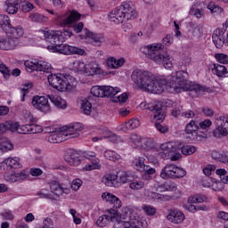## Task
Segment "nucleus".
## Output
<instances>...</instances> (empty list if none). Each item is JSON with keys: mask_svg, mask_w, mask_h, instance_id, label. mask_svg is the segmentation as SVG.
I'll return each mask as SVG.
<instances>
[{"mask_svg": "<svg viewBox=\"0 0 228 228\" xmlns=\"http://www.w3.org/2000/svg\"><path fill=\"white\" fill-rule=\"evenodd\" d=\"M1 216L4 220H13L15 218V215H13V211L10 209H5L1 213Z\"/></svg>", "mask_w": 228, "mask_h": 228, "instance_id": "nucleus-64", "label": "nucleus"}, {"mask_svg": "<svg viewBox=\"0 0 228 228\" xmlns=\"http://www.w3.org/2000/svg\"><path fill=\"white\" fill-rule=\"evenodd\" d=\"M180 150L182 154H183V156H191V154H195V152H197V147L193 145L183 146L181 142H180Z\"/></svg>", "mask_w": 228, "mask_h": 228, "instance_id": "nucleus-50", "label": "nucleus"}, {"mask_svg": "<svg viewBox=\"0 0 228 228\" xmlns=\"http://www.w3.org/2000/svg\"><path fill=\"white\" fill-rule=\"evenodd\" d=\"M118 175L113 173H108L102 178V183L109 188H118Z\"/></svg>", "mask_w": 228, "mask_h": 228, "instance_id": "nucleus-28", "label": "nucleus"}, {"mask_svg": "<svg viewBox=\"0 0 228 228\" xmlns=\"http://www.w3.org/2000/svg\"><path fill=\"white\" fill-rule=\"evenodd\" d=\"M47 80L50 86L58 92H74L77 87V79L67 74H51Z\"/></svg>", "mask_w": 228, "mask_h": 228, "instance_id": "nucleus-5", "label": "nucleus"}, {"mask_svg": "<svg viewBox=\"0 0 228 228\" xmlns=\"http://www.w3.org/2000/svg\"><path fill=\"white\" fill-rule=\"evenodd\" d=\"M167 218L168 222H171V224H183V222L186 220V216H184V213H183L181 210L170 209L168 211Z\"/></svg>", "mask_w": 228, "mask_h": 228, "instance_id": "nucleus-26", "label": "nucleus"}, {"mask_svg": "<svg viewBox=\"0 0 228 228\" xmlns=\"http://www.w3.org/2000/svg\"><path fill=\"white\" fill-rule=\"evenodd\" d=\"M24 65L27 72H33V70H37V72H46L49 74V72L53 70L51 63L45 61H25Z\"/></svg>", "mask_w": 228, "mask_h": 228, "instance_id": "nucleus-12", "label": "nucleus"}, {"mask_svg": "<svg viewBox=\"0 0 228 228\" xmlns=\"http://www.w3.org/2000/svg\"><path fill=\"white\" fill-rule=\"evenodd\" d=\"M212 159L215 161H219V163H224V165H228V151H214L211 152Z\"/></svg>", "mask_w": 228, "mask_h": 228, "instance_id": "nucleus-37", "label": "nucleus"}, {"mask_svg": "<svg viewBox=\"0 0 228 228\" xmlns=\"http://www.w3.org/2000/svg\"><path fill=\"white\" fill-rule=\"evenodd\" d=\"M64 159L70 167H79L81 165V155L76 151H69L64 156Z\"/></svg>", "mask_w": 228, "mask_h": 228, "instance_id": "nucleus-27", "label": "nucleus"}, {"mask_svg": "<svg viewBox=\"0 0 228 228\" xmlns=\"http://www.w3.org/2000/svg\"><path fill=\"white\" fill-rule=\"evenodd\" d=\"M84 37H82V40H85L87 42V44H93L94 45H101L102 44V41L104 40V37L101 34H95L93 32H90L88 29L84 30Z\"/></svg>", "mask_w": 228, "mask_h": 228, "instance_id": "nucleus-25", "label": "nucleus"}, {"mask_svg": "<svg viewBox=\"0 0 228 228\" xmlns=\"http://www.w3.org/2000/svg\"><path fill=\"white\" fill-rule=\"evenodd\" d=\"M5 33L7 35H12V38L19 40V38L24 35V28H22L20 26L15 28L10 25V27L6 28Z\"/></svg>", "mask_w": 228, "mask_h": 228, "instance_id": "nucleus-39", "label": "nucleus"}, {"mask_svg": "<svg viewBox=\"0 0 228 228\" xmlns=\"http://www.w3.org/2000/svg\"><path fill=\"white\" fill-rule=\"evenodd\" d=\"M210 190H213V191H222V190H224V184L222 182L216 179H214V182H212Z\"/></svg>", "mask_w": 228, "mask_h": 228, "instance_id": "nucleus-62", "label": "nucleus"}, {"mask_svg": "<svg viewBox=\"0 0 228 228\" xmlns=\"http://www.w3.org/2000/svg\"><path fill=\"white\" fill-rule=\"evenodd\" d=\"M26 0H5L4 5L7 13L11 15H15L20 8V3H24Z\"/></svg>", "mask_w": 228, "mask_h": 228, "instance_id": "nucleus-31", "label": "nucleus"}, {"mask_svg": "<svg viewBox=\"0 0 228 228\" xmlns=\"http://www.w3.org/2000/svg\"><path fill=\"white\" fill-rule=\"evenodd\" d=\"M91 94L94 97H104V86H94L91 88Z\"/></svg>", "mask_w": 228, "mask_h": 228, "instance_id": "nucleus-53", "label": "nucleus"}, {"mask_svg": "<svg viewBox=\"0 0 228 228\" xmlns=\"http://www.w3.org/2000/svg\"><path fill=\"white\" fill-rule=\"evenodd\" d=\"M139 108L141 110H148L149 111H152L154 120H158L159 122H163L165 120V112L161 107L156 104V102L147 103V102H142L140 103Z\"/></svg>", "mask_w": 228, "mask_h": 228, "instance_id": "nucleus-15", "label": "nucleus"}, {"mask_svg": "<svg viewBox=\"0 0 228 228\" xmlns=\"http://www.w3.org/2000/svg\"><path fill=\"white\" fill-rule=\"evenodd\" d=\"M216 128L213 131L215 138H223L228 134V116H219L214 122Z\"/></svg>", "mask_w": 228, "mask_h": 228, "instance_id": "nucleus-14", "label": "nucleus"}, {"mask_svg": "<svg viewBox=\"0 0 228 228\" xmlns=\"http://www.w3.org/2000/svg\"><path fill=\"white\" fill-rule=\"evenodd\" d=\"M69 193H70L69 188L61 186L58 182H52L50 183V191L42 189L37 192V197H39V199H53L56 200V199H59L61 195H69Z\"/></svg>", "mask_w": 228, "mask_h": 228, "instance_id": "nucleus-8", "label": "nucleus"}, {"mask_svg": "<svg viewBox=\"0 0 228 228\" xmlns=\"http://www.w3.org/2000/svg\"><path fill=\"white\" fill-rule=\"evenodd\" d=\"M207 8L208 10H209V12H211V13H222L224 12V9L216 5L215 3L208 4Z\"/></svg>", "mask_w": 228, "mask_h": 228, "instance_id": "nucleus-61", "label": "nucleus"}, {"mask_svg": "<svg viewBox=\"0 0 228 228\" xmlns=\"http://www.w3.org/2000/svg\"><path fill=\"white\" fill-rule=\"evenodd\" d=\"M208 200V197L205 195H194V196H190L187 200V203L185 204H202Z\"/></svg>", "mask_w": 228, "mask_h": 228, "instance_id": "nucleus-48", "label": "nucleus"}, {"mask_svg": "<svg viewBox=\"0 0 228 228\" xmlns=\"http://www.w3.org/2000/svg\"><path fill=\"white\" fill-rule=\"evenodd\" d=\"M19 133V134H29V125H20L19 122L6 121L0 124V133Z\"/></svg>", "mask_w": 228, "mask_h": 228, "instance_id": "nucleus-11", "label": "nucleus"}, {"mask_svg": "<svg viewBox=\"0 0 228 228\" xmlns=\"http://www.w3.org/2000/svg\"><path fill=\"white\" fill-rule=\"evenodd\" d=\"M190 12L191 15H194L196 19H202V17H204V10L199 9L197 4L192 5Z\"/></svg>", "mask_w": 228, "mask_h": 228, "instance_id": "nucleus-54", "label": "nucleus"}, {"mask_svg": "<svg viewBox=\"0 0 228 228\" xmlns=\"http://www.w3.org/2000/svg\"><path fill=\"white\" fill-rule=\"evenodd\" d=\"M183 209H186L189 213H197V211H208V207L205 205L184 204Z\"/></svg>", "mask_w": 228, "mask_h": 228, "instance_id": "nucleus-47", "label": "nucleus"}, {"mask_svg": "<svg viewBox=\"0 0 228 228\" xmlns=\"http://www.w3.org/2000/svg\"><path fill=\"white\" fill-rule=\"evenodd\" d=\"M131 79L134 88L150 92L151 94H163L165 90L180 94V92H195L197 95H202L206 87L189 81L188 72L179 70L171 75L156 77L143 69H134L132 72Z\"/></svg>", "mask_w": 228, "mask_h": 228, "instance_id": "nucleus-1", "label": "nucleus"}, {"mask_svg": "<svg viewBox=\"0 0 228 228\" xmlns=\"http://www.w3.org/2000/svg\"><path fill=\"white\" fill-rule=\"evenodd\" d=\"M44 131V128L40 125H28V132L29 134H37L38 133H42Z\"/></svg>", "mask_w": 228, "mask_h": 228, "instance_id": "nucleus-58", "label": "nucleus"}, {"mask_svg": "<svg viewBox=\"0 0 228 228\" xmlns=\"http://www.w3.org/2000/svg\"><path fill=\"white\" fill-rule=\"evenodd\" d=\"M172 117L175 118L179 117H183V102H175L173 109L171 110Z\"/></svg>", "mask_w": 228, "mask_h": 228, "instance_id": "nucleus-49", "label": "nucleus"}, {"mask_svg": "<svg viewBox=\"0 0 228 228\" xmlns=\"http://www.w3.org/2000/svg\"><path fill=\"white\" fill-rule=\"evenodd\" d=\"M104 71L101 69V65L96 61H91L86 63L84 76L94 77V76H102Z\"/></svg>", "mask_w": 228, "mask_h": 228, "instance_id": "nucleus-22", "label": "nucleus"}, {"mask_svg": "<svg viewBox=\"0 0 228 228\" xmlns=\"http://www.w3.org/2000/svg\"><path fill=\"white\" fill-rule=\"evenodd\" d=\"M48 99L57 110H67V100L58 94H49Z\"/></svg>", "mask_w": 228, "mask_h": 228, "instance_id": "nucleus-33", "label": "nucleus"}, {"mask_svg": "<svg viewBox=\"0 0 228 228\" xmlns=\"http://www.w3.org/2000/svg\"><path fill=\"white\" fill-rule=\"evenodd\" d=\"M86 67V63L84 60H75L71 61L69 65V69L75 74H80L85 76V69Z\"/></svg>", "mask_w": 228, "mask_h": 228, "instance_id": "nucleus-29", "label": "nucleus"}, {"mask_svg": "<svg viewBox=\"0 0 228 228\" xmlns=\"http://www.w3.org/2000/svg\"><path fill=\"white\" fill-rule=\"evenodd\" d=\"M129 99L127 93H123L118 96L112 97V102H120L121 104L126 102Z\"/></svg>", "mask_w": 228, "mask_h": 228, "instance_id": "nucleus-60", "label": "nucleus"}, {"mask_svg": "<svg viewBox=\"0 0 228 228\" xmlns=\"http://www.w3.org/2000/svg\"><path fill=\"white\" fill-rule=\"evenodd\" d=\"M179 151H181V142L171 141L163 142L156 151L155 159L162 158V159H170V161H179L183 158Z\"/></svg>", "mask_w": 228, "mask_h": 228, "instance_id": "nucleus-7", "label": "nucleus"}, {"mask_svg": "<svg viewBox=\"0 0 228 228\" xmlns=\"http://www.w3.org/2000/svg\"><path fill=\"white\" fill-rule=\"evenodd\" d=\"M31 106L39 113H43L44 115H47L53 111V108L51 107V103L49 102V95L42 96V95H35L31 100Z\"/></svg>", "mask_w": 228, "mask_h": 228, "instance_id": "nucleus-10", "label": "nucleus"}, {"mask_svg": "<svg viewBox=\"0 0 228 228\" xmlns=\"http://www.w3.org/2000/svg\"><path fill=\"white\" fill-rule=\"evenodd\" d=\"M28 178L26 171L13 172L4 176L6 183H20V181H24Z\"/></svg>", "mask_w": 228, "mask_h": 228, "instance_id": "nucleus-30", "label": "nucleus"}, {"mask_svg": "<svg viewBox=\"0 0 228 228\" xmlns=\"http://www.w3.org/2000/svg\"><path fill=\"white\" fill-rule=\"evenodd\" d=\"M136 13L134 4L133 2H123L120 6L114 9L108 16L110 22L114 24H121V22H127L131 20Z\"/></svg>", "mask_w": 228, "mask_h": 228, "instance_id": "nucleus-6", "label": "nucleus"}, {"mask_svg": "<svg viewBox=\"0 0 228 228\" xmlns=\"http://www.w3.org/2000/svg\"><path fill=\"white\" fill-rule=\"evenodd\" d=\"M131 165L134 170L146 175H154L156 174V168L151 167L149 165H145V158L138 157L132 160Z\"/></svg>", "mask_w": 228, "mask_h": 228, "instance_id": "nucleus-16", "label": "nucleus"}, {"mask_svg": "<svg viewBox=\"0 0 228 228\" xmlns=\"http://www.w3.org/2000/svg\"><path fill=\"white\" fill-rule=\"evenodd\" d=\"M15 145L13 142L8 139H1L0 140V154L4 152H10V151H13Z\"/></svg>", "mask_w": 228, "mask_h": 228, "instance_id": "nucleus-41", "label": "nucleus"}, {"mask_svg": "<svg viewBox=\"0 0 228 228\" xmlns=\"http://www.w3.org/2000/svg\"><path fill=\"white\" fill-rule=\"evenodd\" d=\"M19 47V39L12 37H0V51H14Z\"/></svg>", "mask_w": 228, "mask_h": 228, "instance_id": "nucleus-24", "label": "nucleus"}, {"mask_svg": "<svg viewBox=\"0 0 228 228\" xmlns=\"http://www.w3.org/2000/svg\"><path fill=\"white\" fill-rule=\"evenodd\" d=\"M142 195L145 197L146 200H149L150 202H167V200L172 199V197L168 195L159 194L151 189H144Z\"/></svg>", "mask_w": 228, "mask_h": 228, "instance_id": "nucleus-20", "label": "nucleus"}, {"mask_svg": "<svg viewBox=\"0 0 228 228\" xmlns=\"http://www.w3.org/2000/svg\"><path fill=\"white\" fill-rule=\"evenodd\" d=\"M37 35L50 44L46 46L49 53H57L59 54H65L66 56H70V54L86 56V51H85V49L69 45H60V42H65L67 38H70L72 36L70 29H63V31H60L42 28L37 31Z\"/></svg>", "mask_w": 228, "mask_h": 228, "instance_id": "nucleus-2", "label": "nucleus"}, {"mask_svg": "<svg viewBox=\"0 0 228 228\" xmlns=\"http://www.w3.org/2000/svg\"><path fill=\"white\" fill-rule=\"evenodd\" d=\"M120 87L103 86V97H115V95H117V94H120Z\"/></svg>", "mask_w": 228, "mask_h": 228, "instance_id": "nucleus-43", "label": "nucleus"}, {"mask_svg": "<svg viewBox=\"0 0 228 228\" xmlns=\"http://www.w3.org/2000/svg\"><path fill=\"white\" fill-rule=\"evenodd\" d=\"M126 59L124 57L115 58L110 56L106 60V65L109 69H120V67H124Z\"/></svg>", "mask_w": 228, "mask_h": 228, "instance_id": "nucleus-34", "label": "nucleus"}, {"mask_svg": "<svg viewBox=\"0 0 228 228\" xmlns=\"http://www.w3.org/2000/svg\"><path fill=\"white\" fill-rule=\"evenodd\" d=\"M185 134L189 135L191 140H194L195 142H202L206 140L208 134L203 132H199V125L195 120H191L186 124L184 128Z\"/></svg>", "mask_w": 228, "mask_h": 228, "instance_id": "nucleus-13", "label": "nucleus"}, {"mask_svg": "<svg viewBox=\"0 0 228 228\" xmlns=\"http://www.w3.org/2000/svg\"><path fill=\"white\" fill-rule=\"evenodd\" d=\"M212 40L216 49H222V47H224V44H225L224 32L218 28L216 29L212 35Z\"/></svg>", "mask_w": 228, "mask_h": 228, "instance_id": "nucleus-35", "label": "nucleus"}, {"mask_svg": "<svg viewBox=\"0 0 228 228\" xmlns=\"http://www.w3.org/2000/svg\"><path fill=\"white\" fill-rule=\"evenodd\" d=\"M215 58L217 63H221L222 65H228V55L225 53H216Z\"/></svg>", "mask_w": 228, "mask_h": 228, "instance_id": "nucleus-56", "label": "nucleus"}, {"mask_svg": "<svg viewBox=\"0 0 228 228\" xmlns=\"http://www.w3.org/2000/svg\"><path fill=\"white\" fill-rule=\"evenodd\" d=\"M131 183V172L121 171L118 174V188L122 184Z\"/></svg>", "mask_w": 228, "mask_h": 228, "instance_id": "nucleus-40", "label": "nucleus"}, {"mask_svg": "<svg viewBox=\"0 0 228 228\" xmlns=\"http://www.w3.org/2000/svg\"><path fill=\"white\" fill-rule=\"evenodd\" d=\"M212 72L217 76V77H227L228 76L227 67L218 63L213 64Z\"/></svg>", "mask_w": 228, "mask_h": 228, "instance_id": "nucleus-38", "label": "nucleus"}, {"mask_svg": "<svg viewBox=\"0 0 228 228\" xmlns=\"http://www.w3.org/2000/svg\"><path fill=\"white\" fill-rule=\"evenodd\" d=\"M129 188L134 191H139L140 190H143L145 188V182L142 179L130 181Z\"/></svg>", "mask_w": 228, "mask_h": 228, "instance_id": "nucleus-46", "label": "nucleus"}, {"mask_svg": "<svg viewBox=\"0 0 228 228\" xmlns=\"http://www.w3.org/2000/svg\"><path fill=\"white\" fill-rule=\"evenodd\" d=\"M140 208L134 206H127L123 208L126 217L128 220H122V216L116 210L101 216L96 224L98 227H106L110 222H113L114 228H147V223L143 217L138 216Z\"/></svg>", "mask_w": 228, "mask_h": 228, "instance_id": "nucleus-3", "label": "nucleus"}, {"mask_svg": "<svg viewBox=\"0 0 228 228\" xmlns=\"http://www.w3.org/2000/svg\"><path fill=\"white\" fill-rule=\"evenodd\" d=\"M12 23H10V18L4 14H0V27L4 28V29H8Z\"/></svg>", "mask_w": 228, "mask_h": 228, "instance_id": "nucleus-55", "label": "nucleus"}, {"mask_svg": "<svg viewBox=\"0 0 228 228\" xmlns=\"http://www.w3.org/2000/svg\"><path fill=\"white\" fill-rule=\"evenodd\" d=\"M143 140V137L134 134L130 135L128 143L133 147L134 149H140L142 147V141Z\"/></svg>", "mask_w": 228, "mask_h": 228, "instance_id": "nucleus-45", "label": "nucleus"}, {"mask_svg": "<svg viewBox=\"0 0 228 228\" xmlns=\"http://www.w3.org/2000/svg\"><path fill=\"white\" fill-rule=\"evenodd\" d=\"M79 19H81V14H79L77 11H71L59 16L56 21L59 26H61V28H70V26H72L74 22H77Z\"/></svg>", "mask_w": 228, "mask_h": 228, "instance_id": "nucleus-17", "label": "nucleus"}, {"mask_svg": "<svg viewBox=\"0 0 228 228\" xmlns=\"http://www.w3.org/2000/svg\"><path fill=\"white\" fill-rule=\"evenodd\" d=\"M30 88H33V84L31 82H27L20 86V101L22 102H24L25 97Z\"/></svg>", "mask_w": 228, "mask_h": 228, "instance_id": "nucleus-52", "label": "nucleus"}, {"mask_svg": "<svg viewBox=\"0 0 228 228\" xmlns=\"http://www.w3.org/2000/svg\"><path fill=\"white\" fill-rule=\"evenodd\" d=\"M104 158L110 161H118V159H120V155L111 150H106L104 151Z\"/></svg>", "mask_w": 228, "mask_h": 228, "instance_id": "nucleus-51", "label": "nucleus"}, {"mask_svg": "<svg viewBox=\"0 0 228 228\" xmlns=\"http://www.w3.org/2000/svg\"><path fill=\"white\" fill-rule=\"evenodd\" d=\"M83 129H85L84 124L79 122L70 123L64 127V134L66 138H78Z\"/></svg>", "mask_w": 228, "mask_h": 228, "instance_id": "nucleus-19", "label": "nucleus"}, {"mask_svg": "<svg viewBox=\"0 0 228 228\" xmlns=\"http://www.w3.org/2000/svg\"><path fill=\"white\" fill-rule=\"evenodd\" d=\"M102 200L109 202V204H111L116 209L122 208V201L120 200V199L111 194V192H103L102 194Z\"/></svg>", "mask_w": 228, "mask_h": 228, "instance_id": "nucleus-32", "label": "nucleus"}, {"mask_svg": "<svg viewBox=\"0 0 228 228\" xmlns=\"http://www.w3.org/2000/svg\"><path fill=\"white\" fill-rule=\"evenodd\" d=\"M18 170L22 168V163H20V158L19 157H8L4 161L0 162V170Z\"/></svg>", "mask_w": 228, "mask_h": 228, "instance_id": "nucleus-21", "label": "nucleus"}, {"mask_svg": "<svg viewBox=\"0 0 228 228\" xmlns=\"http://www.w3.org/2000/svg\"><path fill=\"white\" fill-rule=\"evenodd\" d=\"M146 56L149 60H151L156 65H163L167 70H172L174 69V57L168 53H161L165 49L163 43H153L145 46Z\"/></svg>", "mask_w": 228, "mask_h": 228, "instance_id": "nucleus-4", "label": "nucleus"}, {"mask_svg": "<svg viewBox=\"0 0 228 228\" xmlns=\"http://www.w3.org/2000/svg\"><path fill=\"white\" fill-rule=\"evenodd\" d=\"M99 135L92 138L93 142H102V140H109L112 143H122V138L113 132L108 130V128H103L99 130Z\"/></svg>", "mask_w": 228, "mask_h": 228, "instance_id": "nucleus-18", "label": "nucleus"}, {"mask_svg": "<svg viewBox=\"0 0 228 228\" xmlns=\"http://www.w3.org/2000/svg\"><path fill=\"white\" fill-rule=\"evenodd\" d=\"M142 211L148 215V216H154L156 215V208L151 205H143L142 207Z\"/></svg>", "mask_w": 228, "mask_h": 228, "instance_id": "nucleus-57", "label": "nucleus"}, {"mask_svg": "<svg viewBox=\"0 0 228 228\" xmlns=\"http://www.w3.org/2000/svg\"><path fill=\"white\" fill-rule=\"evenodd\" d=\"M154 143V140L149 137H143L141 142V146L139 149H144V151H149V152L145 155L149 161H152V159H156V150L152 149V145Z\"/></svg>", "mask_w": 228, "mask_h": 228, "instance_id": "nucleus-23", "label": "nucleus"}, {"mask_svg": "<svg viewBox=\"0 0 228 228\" xmlns=\"http://www.w3.org/2000/svg\"><path fill=\"white\" fill-rule=\"evenodd\" d=\"M186 175V170L175 166V164H167L160 172L161 179H181Z\"/></svg>", "mask_w": 228, "mask_h": 228, "instance_id": "nucleus-9", "label": "nucleus"}, {"mask_svg": "<svg viewBox=\"0 0 228 228\" xmlns=\"http://www.w3.org/2000/svg\"><path fill=\"white\" fill-rule=\"evenodd\" d=\"M101 159L95 158L92 160L91 164H86L83 167V170L86 172H92V170H101Z\"/></svg>", "mask_w": 228, "mask_h": 228, "instance_id": "nucleus-44", "label": "nucleus"}, {"mask_svg": "<svg viewBox=\"0 0 228 228\" xmlns=\"http://www.w3.org/2000/svg\"><path fill=\"white\" fill-rule=\"evenodd\" d=\"M29 19L32 22H44V20H45V16L38 12H34L29 15Z\"/></svg>", "mask_w": 228, "mask_h": 228, "instance_id": "nucleus-59", "label": "nucleus"}, {"mask_svg": "<svg viewBox=\"0 0 228 228\" xmlns=\"http://www.w3.org/2000/svg\"><path fill=\"white\" fill-rule=\"evenodd\" d=\"M81 186H83V180L79 178H76L72 180L71 190H73V191H77L79 188H81Z\"/></svg>", "mask_w": 228, "mask_h": 228, "instance_id": "nucleus-63", "label": "nucleus"}, {"mask_svg": "<svg viewBox=\"0 0 228 228\" xmlns=\"http://www.w3.org/2000/svg\"><path fill=\"white\" fill-rule=\"evenodd\" d=\"M66 138L64 131H57L49 134L48 142L50 143H61Z\"/></svg>", "mask_w": 228, "mask_h": 228, "instance_id": "nucleus-36", "label": "nucleus"}, {"mask_svg": "<svg viewBox=\"0 0 228 228\" xmlns=\"http://www.w3.org/2000/svg\"><path fill=\"white\" fill-rule=\"evenodd\" d=\"M80 110H82V113H84V115H90L93 110L92 102H90V101H88V99L86 98H81Z\"/></svg>", "mask_w": 228, "mask_h": 228, "instance_id": "nucleus-42", "label": "nucleus"}]
</instances>
